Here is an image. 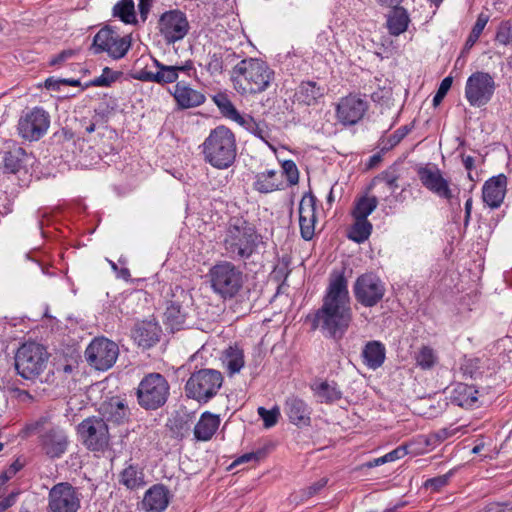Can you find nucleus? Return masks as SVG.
<instances>
[{"label":"nucleus","instance_id":"obj_1","mask_svg":"<svg viewBox=\"0 0 512 512\" xmlns=\"http://www.w3.org/2000/svg\"><path fill=\"white\" fill-rule=\"evenodd\" d=\"M353 319L348 281L344 271L333 270L322 298V305L311 317L312 328L319 329L325 337L341 339Z\"/></svg>","mask_w":512,"mask_h":512},{"label":"nucleus","instance_id":"obj_2","mask_svg":"<svg viewBox=\"0 0 512 512\" xmlns=\"http://www.w3.org/2000/svg\"><path fill=\"white\" fill-rule=\"evenodd\" d=\"M261 239L254 224L243 217H232L222 241L224 254L233 261H245L257 252Z\"/></svg>","mask_w":512,"mask_h":512},{"label":"nucleus","instance_id":"obj_3","mask_svg":"<svg viewBox=\"0 0 512 512\" xmlns=\"http://www.w3.org/2000/svg\"><path fill=\"white\" fill-rule=\"evenodd\" d=\"M234 89L241 95H254L268 89L274 80V71L258 58H246L232 68Z\"/></svg>","mask_w":512,"mask_h":512},{"label":"nucleus","instance_id":"obj_4","mask_svg":"<svg viewBox=\"0 0 512 512\" xmlns=\"http://www.w3.org/2000/svg\"><path fill=\"white\" fill-rule=\"evenodd\" d=\"M200 148L204 161L214 168L227 169L235 162L236 137L233 131L224 125L212 129Z\"/></svg>","mask_w":512,"mask_h":512},{"label":"nucleus","instance_id":"obj_5","mask_svg":"<svg viewBox=\"0 0 512 512\" xmlns=\"http://www.w3.org/2000/svg\"><path fill=\"white\" fill-rule=\"evenodd\" d=\"M214 293L222 299H232L243 288L246 276L233 262L223 260L213 265L208 273Z\"/></svg>","mask_w":512,"mask_h":512},{"label":"nucleus","instance_id":"obj_6","mask_svg":"<svg viewBox=\"0 0 512 512\" xmlns=\"http://www.w3.org/2000/svg\"><path fill=\"white\" fill-rule=\"evenodd\" d=\"M224 377L219 370L202 368L191 373L187 379L184 392L188 399L198 404H207L219 393L223 386Z\"/></svg>","mask_w":512,"mask_h":512},{"label":"nucleus","instance_id":"obj_7","mask_svg":"<svg viewBox=\"0 0 512 512\" xmlns=\"http://www.w3.org/2000/svg\"><path fill=\"white\" fill-rule=\"evenodd\" d=\"M169 395V382L156 372L145 375L136 391L137 402L145 410H156L164 406Z\"/></svg>","mask_w":512,"mask_h":512},{"label":"nucleus","instance_id":"obj_8","mask_svg":"<svg viewBox=\"0 0 512 512\" xmlns=\"http://www.w3.org/2000/svg\"><path fill=\"white\" fill-rule=\"evenodd\" d=\"M48 353L45 348L35 342L25 343L15 355V368L24 379H34L45 369Z\"/></svg>","mask_w":512,"mask_h":512},{"label":"nucleus","instance_id":"obj_9","mask_svg":"<svg viewBox=\"0 0 512 512\" xmlns=\"http://www.w3.org/2000/svg\"><path fill=\"white\" fill-rule=\"evenodd\" d=\"M83 445L92 452L104 453L110 448V433L106 421L100 417H88L77 427Z\"/></svg>","mask_w":512,"mask_h":512},{"label":"nucleus","instance_id":"obj_10","mask_svg":"<svg viewBox=\"0 0 512 512\" xmlns=\"http://www.w3.org/2000/svg\"><path fill=\"white\" fill-rule=\"evenodd\" d=\"M131 48V36H121L110 26L101 28L94 36L90 50L93 54L107 53L114 60L122 59Z\"/></svg>","mask_w":512,"mask_h":512},{"label":"nucleus","instance_id":"obj_11","mask_svg":"<svg viewBox=\"0 0 512 512\" xmlns=\"http://www.w3.org/2000/svg\"><path fill=\"white\" fill-rule=\"evenodd\" d=\"M496 89V83L492 75L484 71L472 73L466 80L465 98L472 107L487 105Z\"/></svg>","mask_w":512,"mask_h":512},{"label":"nucleus","instance_id":"obj_12","mask_svg":"<svg viewBox=\"0 0 512 512\" xmlns=\"http://www.w3.org/2000/svg\"><path fill=\"white\" fill-rule=\"evenodd\" d=\"M385 293V283L372 272L359 275L353 284L355 300L363 307L376 306L382 301Z\"/></svg>","mask_w":512,"mask_h":512},{"label":"nucleus","instance_id":"obj_13","mask_svg":"<svg viewBox=\"0 0 512 512\" xmlns=\"http://www.w3.org/2000/svg\"><path fill=\"white\" fill-rule=\"evenodd\" d=\"M118 355V345L105 337L93 339L85 350L87 362L99 371L110 369L115 364Z\"/></svg>","mask_w":512,"mask_h":512},{"label":"nucleus","instance_id":"obj_14","mask_svg":"<svg viewBox=\"0 0 512 512\" xmlns=\"http://www.w3.org/2000/svg\"><path fill=\"white\" fill-rule=\"evenodd\" d=\"M157 29L165 43L170 45L184 39L190 30V25L183 11L172 9L161 14Z\"/></svg>","mask_w":512,"mask_h":512},{"label":"nucleus","instance_id":"obj_15","mask_svg":"<svg viewBox=\"0 0 512 512\" xmlns=\"http://www.w3.org/2000/svg\"><path fill=\"white\" fill-rule=\"evenodd\" d=\"M81 494L69 482L55 484L48 493V512H78Z\"/></svg>","mask_w":512,"mask_h":512},{"label":"nucleus","instance_id":"obj_16","mask_svg":"<svg viewBox=\"0 0 512 512\" xmlns=\"http://www.w3.org/2000/svg\"><path fill=\"white\" fill-rule=\"evenodd\" d=\"M49 126V113L42 107H34L20 117L17 128L23 139L37 141L46 134Z\"/></svg>","mask_w":512,"mask_h":512},{"label":"nucleus","instance_id":"obj_17","mask_svg":"<svg viewBox=\"0 0 512 512\" xmlns=\"http://www.w3.org/2000/svg\"><path fill=\"white\" fill-rule=\"evenodd\" d=\"M369 108L367 100L358 94H349L340 98L336 105V118L343 126H352L360 122Z\"/></svg>","mask_w":512,"mask_h":512},{"label":"nucleus","instance_id":"obj_18","mask_svg":"<svg viewBox=\"0 0 512 512\" xmlns=\"http://www.w3.org/2000/svg\"><path fill=\"white\" fill-rule=\"evenodd\" d=\"M191 295L182 287L176 286L172 293V299L168 301L164 317L165 323L172 331L180 330L188 315V305L191 302Z\"/></svg>","mask_w":512,"mask_h":512},{"label":"nucleus","instance_id":"obj_19","mask_svg":"<svg viewBox=\"0 0 512 512\" xmlns=\"http://www.w3.org/2000/svg\"><path fill=\"white\" fill-rule=\"evenodd\" d=\"M70 444L67 431L61 426H50L40 435L39 445L43 453L50 459L61 458Z\"/></svg>","mask_w":512,"mask_h":512},{"label":"nucleus","instance_id":"obj_20","mask_svg":"<svg viewBox=\"0 0 512 512\" xmlns=\"http://www.w3.org/2000/svg\"><path fill=\"white\" fill-rule=\"evenodd\" d=\"M417 174L422 185L436 196L451 200L453 197L450 183L437 167H420Z\"/></svg>","mask_w":512,"mask_h":512},{"label":"nucleus","instance_id":"obj_21","mask_svg":"<svg viewBox=\"0 0 512 512\" xmlns=\"http://www.w3.org/2000/svg\"><path fill=\"white\" fill-rule=\"evenodd\" d=\"M153 64L157 68L156 72L148 71L146 68L135 69L131 77L143 82H153L160 85L174 83L178 80V74L173 65H164L156 58H152Z\"/></svg>","mask_w":512,"mask_h":512},{"label":"nucleus","instance_id":"obj_22","mask_svg":"<svg viewBox=\"0 0 512 512\" xmlns=\"http://www.w3.org/2000/svg\"><path fill=\"white\" fill-rule=\"evenodd\" d=\"M316 222V197L306 193L299 203V225L301 237L310 241L314 237Z\"/></svg>","mask_w":512,"mask_h":512},{"label":"nucleus","instance_id":"obj_23","mask_svg":"<svg viewBox=\"0 0 512 512\" xmlns=\"http://www.w3.org/2000/svg\"><path fill=\"white\" fill-rule=\"evenodd\" d=\"M507 186V177L499 174L488 179L482 188V199L490 208L496 209L503 203Z\"/></svg>","mask_w":512,"mask_h":512},{"label":"nucleus","instance_id":"obj_24","mask_svg":"<svg viewBox=\"0 0 512 512\" xmlns=\"http://www.w3.org/2000/svg\"><path fill=\"white\" fill-rule=\"evenodd\" d=\"M284 412L292 424L298 427L310 425L311 408L300 397L289 396L284 403Z\"/></svg>","mask_w":512,"mask_h":512},{"label":"nucleus","instance_id":"obj_25","mask_svg":"<svg viewBox=\"0 0 512 512\" xmlns=\"http://www.w3.org/2000/svg\"><path fill=\"white\" fill-rule=\"evenodd\" d=\"M170 492L163 484H154L144 494L142 509L145 512H164L170 503Z\"/></svg>","mask_w":512,"mask_h":512},{"label":"nucleus","instance_id":"obj_26","mask_svg":"<svg viewBox=\"0 0 512 512\" xmlns=\"http://www.w3.org/2000/svg\"><path fill=\"white\" fill-rule=\"evenodd\" d=\"M325 95V88L315 81H302L295 89L293 102L301 106L317 105Z\"/></svg>","mask_w":512,"mask_h":512},{"label":"nucleus","instance_id":"obj_27","mask_svg":"<svg viewBox=\"0 0 512 512\" xmlns=\"http://www.w3.org/2000/svg\"><path fill=\"white\" fill-rule=\"evenodd\" d=\"M172 96L174 97L178 107L181 109L198 107L206 100L205 95L201 91L191 88L184 81L176 83Z\"/></svg>","mask_w":512,"mask_h":512},{"label":"nucleus","instance_id":"obj_28","mask_svg":"<svg viewBox=\"0 0 512 512\" xmlns=\"http://www.w3.org/2000/svg\"><path fill=\"white\" fill-rule=\"evenodd\" d=\"M101 418L107 421L114 422L116 424L124 423L129 416V408L117 397H112L107 401H104L99 408Z\"/></svg>","mask_w":512,"mask_h":512},{"label":"nucleus","instance_id":"obj_29","mask_svg":"<svg viewBox=\"0 0 512 512\" xmlns=\"http://www.w3.org/2000/svg\"><path fill=\"white\" fill-rule=\"evenodd\" d=\"M361 357L366 367L376 370L383 365L386 359V348L380 341H369L363 347Z\"/></svg>","mask_w":512,"mask_h":512},{"label":"nucleus","instance_id":"obj_30","mask_svg":"<svg viewBox=\"0 0 512 512\" xmlns=\"http://www.w3.org/2000/svg\"><path fill=\"white\" fill-rule=\"evenodd\" d=\"M220 425L219 415L205 411L194 427V437L198 441L210 440Z\"/></svg>","mask_w":512,"mask_h":512},{"label":"nucleus","instance_id":"obj_31","mask_svg":"<svg viewBox=\"0 0 512 512\" xmlns=\"http://www.w3.org/2000/svg\"><path fill=\"white\" fill-rule=\"evenodd\" d=\"M283 182L279 172L274 169L265 170L255 175L253 188L259 193L268 194L282 189Z\"/></svg>","mask_w":512,"mask_h":512},{"label":"nucleus","instance_id":"obj_32","mask_svg":"<svg viewBox=\"0 0 512 512\" xmlns=\"http://www.w3.org/2000/svg\"><path fill=\"white\" fill-rule=\"evenodd\" d=\"M28 159L29 156L24 148L13 145L4 153V169L8 173L15 174L26 167Z\"/></svg>","mask_w":512,"mask_h":512},{"label":"nucleus","instance_id":"obj_33","mask_svg":"<svg viewBox=\"0 0 512 512\" xmlns=\"http://www.w3.org/2000/svg\"><path fill=\"white\" fill-rule=\"evenodd\" d=\"M118 481L129 490H136L146 485L144 471L138 464H128L119 473Z\"/></svg>","mask_w":512,"mask_h":512},{"label":"nucleus","instance_id":"obj_34","mask_svg":"<svg viewBox=\"0 0 512 512\" xmlns=\"http://www.w3.org/2000/svg\"><path fill=\"white\" fill-rule=\"evenodd\" d=\"M410 23L408 12L401 6L393 7L387 17V29L392 36L404 33Z\"/></svg>","mask_w":512,"mask_h":512},{"label":"nucleus","instance_id":"obj_35","mask_svg":"<svg viewBox=\"0 0 512 512\" xmlns=\"http://www.w3.org/2000/svg\"><path fill=\"white\" fill-rule=\"evenodd\" d=\"M159 329L156 324L141 323L136 325L132 336L137 344L143 348H150L158 341Z\"/></svg>","mask_w":512,"mask_h":512},{"label":"nucleus","instance_id":"obj_36","mask_svg":"<svg viewBox=\"0 0 512 512\" xmlns=\"http://www.w3.org/2000/svg\"><path fill=\"white\" fill-rule=\"evenodd\" d=\"M222 362L229 375L239 373L244 367V351L238 345L229 346L222 355Z\"/></svg>","mask_w":512,"mask_h":512},{"label":"nucleus","instance_id":"obj_37","mask_svg":"<svg viewBox=\"0 0 512 512\" xmlns=\"http://www.w3.org/2000/svg\"><path fill=\"white\" fill-rule=\"evenodd\" d=\"M311 389L321 403L330 404L342 398V391L335 382L323 381L312 385Z\"/></svg>","mask_w":512,"mask_h":512},{"label":"nucleus","instance_id":"obj_38","mask_svg":"<svg viewBox=\"0 0 512 512\" xmlns=\"http://www.w3.org/2000/svg\"><path fill=\"white\" fill-rule=\"evenodd\" d=\"M377 206L378 199L376 196L362 195L355 199L351 215L354 220H365Z\"/></svg>","mask_w":512,"mask_h":512},{"label":"nucleus","instance_id":"obj_39","mask_svg":"<svg viewBox=\"0 0 512 512\" xmlns=\"http://www.w3.org/2000/svg\"><path fill=\"white\" fill-rule=\"evenodd\" d=\"M212 100L219 109L222 116H224L225 118L233 120L238 124L241 120H243L244 115H241L238 112V110L236 109V107L234 106V104L232 103V101L230 100L229 96L226 93L219 92L212 97Z\"/></svg>","mask_w":512,"mask_h":512},{"label":"nucleus","instance_id":"obj_40","mask_svg":"<svg viewBox=\"0 0 512 512\" xmlns=\"http://www.w3.org/2000/svg\"><path fill=\"white\" fill-rule=\"evenodd\" d=\"M478 391L467 384H458L453 392V401L461 407L471 408L477 402Z\"/></svg>","mask_w":512,"mask_h":512},{"label":"nucleus","instance_id":"obj_41","mask_svg":"<svg viewBox=\"0 0 512 512\" xmlns=\"http://www.w3.org/2000/svg\"><path fill=\"white\" fill-rule=\"evenodd\" d=\"M112 16L125 24H136L134 0H119L112 8Z\"/></svg>","mask_w":512,"mask_h":512},{"label":"nucleus","instance_id":"obj_42","mask_svg":"<svg viewBox=\"0 0 512 512\" xmlns=\"http://www.w3.org/2000/svg\"><path fill=\"white\" fill-rule=\"evenodd\" d=\"M415 364L421 370H431L438 363L437 352L428 345L421 346L413 356Z\"/></svg>","mask_w":512,"mask_h":512},{"label":"nucleus","instance_id":"obj_43","mask_svg":"<svg viewBox=\"0 0 512 512\" xmlns=\"http://www.w3.org/2000/svg\"><path fill=\"white\" fill-rule=\"evenodd\" d=\"M239 125L243 126L247 131L264 142H268L270 134L264 121H257L250 115H244L243 120L239 122Z\"/></svg>","mask_w":512,"mask_h":512},{"label":"nucleus","instance_id":"obj_44","mask_svg":"<svg viewBox=\"0 0 512 512\" xmlns=\"http://www.w3.org/2000/svg\"><path fill=\"white\" fill-rule=\"evenodd\" d=\"M372 228L373 226L368 219L355 220L349 230L348 237L356 243H363L371 235Z\"/></svg>","mask_w":512,"mask_h":512},{"label":"nucleus","instance_id":"obj_45","mask_svg":"<svg viewBox=\"0 0 512 512\" xmlns=\"http://www.w3.org/2000/svg\"><path fill=\"white\" fill-rule=\"evenodd\" d=\"M167 426L175 437L183 438L190 431L189 416L177 413L169 419Z\"/></svg>","mask_w":512,"mask_h":512},{"label":"nucleus","instance_id":"obj_46","mask_svg":"<svg viewBox=\"0 0 512 512\" xmlns=\"http://www.w3.org/2000/svg\"><path fill=\"white\" fill-rule=\"evenodd\" d=\"M205 69L211 76L221 75L225 71L220 47L207 54Z\"/></svg>","mask_w":512,"mask_h":512},{"label":"nucleus","instance_id":"obj_47","mask_svg":"<svg viewBox=\"0 0 512 512\" xmlns=\"http://www.w3.org/2000/svg\"><path fill=\"white\" fill-rule=\"evenodd\" d=\"M378 185L386 186L390 190V193L392 194L398 188V176L394 172L384 171L373 178V180L370 183L369 189L376 187Z\"/></svg>","mask_w":512,"mask_h":512},{"label":"nucleus","instance_id":"obj_48","mask_svg":"<svg viewBox=\"0 0 512 512\" xmlns=\"http://www.w3.org/2000/svg\"><path fill=\"white\" fill-rule=\"evenodd\" d=\"M281 177L285 176L288 186H294L299 182V170L293 160H285L282 162Z\"/></svg>","mask_w":512,"mask_h":512},{"label":"nucleus","instance_id":"obj_49","mask_svg":"<svg viewBox=\"0 0 512 512\" xmlns=\"http://www.w3.org/2000/svg\"><path fill=\"white\" fill-rule=\"evenodd\" d=\"M257 411L266 428H270L276 425L278 417L280 416V410L277 406L270 410L264 407H259Z\"/></svg>","mask_w":512,"mask_h":512},{"label":"nucleus","instance_id":"obj_50","mask_svg":"<svg viewBox=\"0 0 512 512\" xmlns=\"http://www.w3.org/2000/svg\"><path fill=\"white\" fill-rule=\"evenodd\" d=\"M495 40L501 45L512 46V23L502 22L498 27Z\"/></svg>","mask_w":512,"mask_h":512},{"label":"nucleus","instance_id":"obj_51","mask_svg":"<svg viewBox=\"0 0 512 512\" xmlns=\"http://www.w3.org/2000/svg\"><path fill=\"white\" fill-rule=\"evenodd\" d=\"M50 426L49 417L41 416L38 419L28 423L25 426V431L27 434H38V437L40 438L42 432L48 429Z\"/></svg>","mask_w":512,"mask_h":512},{"label":"nucleus","instance_id":"obj_52","mask_svg":"<svg viewBox=\"0 0 512 512\" xmlns=\"http://www.w3.org/2000/svg\"><path fill=\"white\" fill-rule=\"evenodd\" d=\"M451 476L452 472L449 471L446 474L427 479L424 482V487L426 489H430L432 492H438L441 490V488L445 487L449 483Z\"/></svg>","mask_w":512,"mask_h":512},{"label":"nucleus","instance_id":"obj_53","mask_svg":"<svg viewBox=\"0 0 512 512\" xmlns=\"http://www.w3.org/2000/svg\"><path fill=\"white\" fill-rule=\"evenodd\" d=\"M74 138H75L74 132L67 127H63L61 129H59L52 136L53 143L57 144V145H62V146L69 144V143L73 144L75 142Z\"/></svg>","mask_w":512,"mask_h":512},{"label":"nucleus","instance_id":"obj_54","mask_svg":"<svg viewBox=\"0 0 512 512\" xmlns=\"http://www.w3.org/2000/svg\"><path fill=\"white\" fill-rule=\"evenodd\" d=\"M328 483L327 478H321L320 480L312 483L310 486L301 490V501H306L314 495L318 494Z\"/></svg>","mask_w":512,"mask_h":512},{"label":"nucleus","instance_id":"obj_55","mask_svg":"<svg viewBox=\"0 0 512 512\" xmlns=\"http://www.w3.org/2000/svg\"><path fill=\"white\" fill-rule=\"evenodd\" d=\"M61 85L76 87L80 85V80L76 79H54L53 77L45 80V87L50 90H59Z\"/></svg>","mask_w":512,"mask_h":512},{"label":"nucleus","instance_id":"obj_56","mask_svg":"<svg viewBox=\"0 0 512 512\" xmlns=\"http://www.w3.org/2000/svg\"><path fill=\"white\" fill-rule=\"evenodd\" d=\"M452 82H453V79L450 76L445 77L441 81L439 88H438L435 96L433 97V104L435 106L438 105L443 100V98L445 97V95L447 94L449 89L451 88Z\"/></svg>","mask_w":512,"mask_h":512},{"label":"nucleus","instance_id":"obj_57","mask_svg":"<svg viewBox=\"0 0 512 512\" xmlns=\"http://www.w3.org/2000/svg\"><path fill=\"white\" fill-rule=\"evenodd\" d=\"M462 371L465 375H468L470 378H476L481 374L479 371V359H468L462 365Z\"/></svg>","mask_w":512,"mask_h":512},{"label":"nucleus","instance_id":"obj_58","mask_svg":"<svg viewBox=\"0 0 512 512\" xmlns=\"http://www.w3.org/2000/svg\"><path fill=\"white\" fill-rule=\"evenodd\" d=\"M77 54L76 50L73 49H67L61 51L56 56L52 57L49 61L50 66H58L66 62L68 59L74 57Z\"/></svg>","mask_w":512,"mask_h":512},{"label":"nucleus","instance_id":"obj_59","mask_svg":"<svg viewBox=\"0 0 512 512\" xmlns=\"http://www.w3.org/2000/svg\"><path fill=\"white\" fill-rule=\"evenodd\" d=\"M220 51L223 58V64L225 69L229 66L236 65V61L239 59V55L231 48H222L220 47Z\"/></svg>","mask_w":512,"mask_h":512},{"label":"nucleus","instance_id":"obj_60","mask_svg":"<svg viewBox=\"0 0 512 512\" xmlns=\"http://www.w3.org/2000/svg\"><path fill=\"white\" fill-rule=\"evenodd\" d=\"M111 73L112 71L108 67L104 68L102 75L92 80V85L97 87L109 86L115 80L113 76L108 77Z\"/></svg>","mask_w":512,"mask_h":512},{"label":"nucleus","instance_id":"obj_61","mask_svg":"<svg viewBox=\"0 0 512 512\" xmlns=\"http://www.w3.org/2000/svg\"><path fill=\"white\" fill-rule=\"evenodd\" d=\"M410 128L408 126H402L398 128L388 139V143L390 147H393L400 143V141L410 132Z\"/></svg>","mask_w":512,"mask_h":512},{"label":"nucleus","instance_id":"obj_62","mask_svg":"<svg viewBox=\"0 0 512 512\" xmlns=\"http://www.w3.org/2000/svg\"><path fill=\"white\" fill-rule=\"evenodd\" d=\"M487 22H488V17L486 15H484L483 13L479 14L474 26L472 27L470 34L479 38L481 36Z\"/></svg>","mask_w":512,"mask_h":512},{"label":"nucleus","instance_id":"obj_63","mask_svg":"<svg viewBox=\"0 0 512 512\" xmlns=\"http://www.w3.org/2000/svg\"><path fill=\"white\" fill-rule=\"evenodd\" d=\"M406 454H407L406 447L399 446V447L395 448L394 450L386 453L384 456H385L386 462H393L395 460L403 458Z\"/></svg>","mask_w":512,"mask_h":512},{"label":"nucleus","instance_id":"obj_64","mask_svg":"<svg viewBox=\"0 0 512 512\" xmlns=\"http://www.w3.org/2000/svg\"><path fill=\"white\" fill-rule=\"evenodd\" d=\"M154 0H139L138 10L141 20L145 22L148 18Z\"/></svg>","mask_w":512,"mask_h":512}]
</instances>
